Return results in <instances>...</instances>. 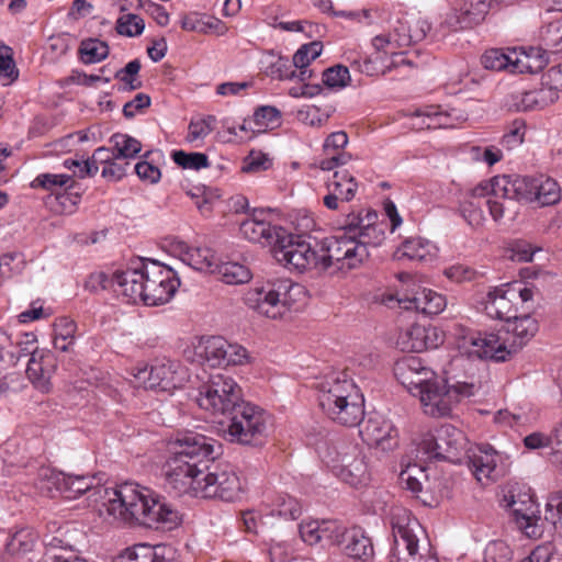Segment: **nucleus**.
<instances>
[{
    "label": "nucleus",
    "mask_w": 562,
    "mask_h": 562,
    "mask_svg": "<svg viewBox=\"0 0 562 562\" xmlns=\"http://www.w3.org/2000/svg\"><path fill=\"white\" fill-rule=\"evenodd\" d=\"M100 514L110 522L137 524L147 528L172 530L181 522L180 513L158 494L137 483L115 487L97 486Z\"/></svg>",
    "instance_id": "f257e3e1"
},
{
    "label": "nucleus",
    "mask_w": 562,
    "mask_h": 562,
    "mask_svg": "<svg viewBox=\"0 0 562 562\" xmlns=\"http://www.w3.org/2000/svg\"><path fill=\"white\" fill-rule=\"evenodd\" d=\"M385 229L386 224L379 221L375 211L348 214L337 233L324 238V266H334L344 273L358 268L369 256L368 246L376 247L383 243Z\"/></svg>",
    "instance_id": "f03ea898"
},
{
    "label": "nucleus",
    "mask_w": 562,
    "mask_h": 562,
    "mask_svg": "<svg viewBox=\"0 0 562 562\" xmlns=\"http://www.w3.org/2000/svg\"><path fill=\"white\" fill-rule=\"evenodd\" d=\"M214 443L212 438L201 434L179 432L169 442L171 456L162 468L166 486L177 495L199 497L204 470L214 459Z\"/></svg>",
    "instance_id": "7ed1b4c3"
},
{
    "label": "nucleus",
    "mask_w": 562,
    "mask_h": 562,
    "mask_svg": "<svg viewBox=\"0 0 562 562\" xmlns=\"http://www.w3.org/2000/svg\"><path fill=\"white\" fill-rule=\"evenodd\" d=\"M113 286L126 303L147 306L166 304L175 295L180 280L173 269L155 260H139L113 274Z\"/></svg>",
    "instance_id": "20e7f679"
},
{
    "label": "nucleus",
    "mask_w": 562,
    "mask_h": 562,
    "mask_svg": "<svg viewBox=\"0 0 562 562\" xmlns=\"http://www.w3.org/2000/svg\"><path fill=\"white\" fill-rule=\"evenodd\" d=\"M322 411L333 422L355 427L364 416V398L353 380L351 368L331 370L315 383Z\"/></svg>",
    "instance_id": "39448f33"
},
{
    "label": "nucleus",
    "mask_w": 562,
    "mask_h": 562,
    "mask_svg": "<svg viewBox=\"0 0 562 562\" xmlns=\"http://www.w3.org/2000/svg\"><path fill=\"white\" fill-rule=\"evenodd\" d=\"M393 546L389 562H439L430 553L426 530L406 509H397L391 519Z\"/></svg>",
    "instance_id": "423d86ee"
},
{
    "label": "nucleus",
    "mask_w": 562,
    "mask_h": 562,
    "mask_svg": "<svg viewBox=\"0 0 562 562\" xmlns=\"http://www.w3.org/2000/svg\"><path fill=\"white\" fill-rule=\"evenodd\" d=\"M409 21L408 13L402 14L391 23L390 30L385 34L376 35L372 40V46L375 52L363 59L355 60L358 70L368 76L385 75L393 67L409 65L402 50L409 47L411 43H404L400 38L408 34Z\"/></svg>",
    "instance_id": "0eeeda50"
},
{
    "label": "nucleus",
    "mask_w": 562,
    "mask_h": 562,
    "mask_svg": "<svg viewBox=\"0 0 562 562\" xmlns=\"http://www.w3.org/2000/svg\"><path fill=\"white\" fill-rule=\"evenodd\" d=\"M226 434L232 442L257 446L268 429V414L259 406L243 401L228 415Z\"/></svg>",
    "instance_id": "6e6552de"
},
{
    "label": "nucleus",
    "mask_w": 562,
    "mask_h": 562,
    "mask_svg": "<svg viewBox=\"0 0 562 562\" xmlns=\"http://www.w3.org/2000/svg\"><path fill=\"white\" fill-rule=\"evenodd\" d=\"M467 449L464 434L457 427L447 424L434 432L423 435L417 443V458L420 460H442L457 463Z\"/></svg>",
    "instance_id": "1a4fd4ad"
},
{
    "label": "nucleus",
    "mask_w": 562,
    "mask_h": 562,
    "mask_svg": "<svg viewBox=\"0 0 562 562\" xmlns=\"http://www.w3.org/2000/svg\"><path fill=\"white\" fill-rule=\"evenodd\" d=\"M196 402L213 416H227L243 402L241 387L232 376L218 373L200 389Z\"/></svg>",
    "instance_id": "9d476101"
},
{
    "label": "nucleus",
    "mask_w": 562,
    "mask_h": 562,
    "mask_svg": "<svg viewBox=\"0 0 562 562\" xmlns=\"http://www.w3.org/2000/svg\"><path fill=\"white\" fill-rule=\"evenodd\" d=\"M373 305L379 313L392 312L402 314L404 312L422 313L425 316H437L446 307V297L432 290L424 289L419 296L412 299H400L393 294L381 293L374 296Z\"/></svg>",
    "instance_id": "9b49d317"
},
{
    "label": "nucleus",
    "mask_w": 562,
    "mask_h": 562,
    "mask_svg": "<svg viewBox=\"0 0 562 562\" xmlns=\"http://www.w3.org/2000/svg\"><path fill=\"white\" fill-rule=\"evenodd\" d=\"M473 394V384L463 382L449 386L446 382L432 380L426 387L419 390L418 396L427 415L442 417L449 415L453 405L462 397Z\"/></svg>",
    "instance_id": "f8f14e48"
},
{
    "label": "nucleus",
    "mask_w": 562,
    "mask_h": 562,
    "mask_svg": "<svg viewBox=\"0 0 562 562\" xmlns=\"http://www.w3.org/2000/svg\"><path fill=\"white\" fill-rule=\"evenodd\" d=\"M132 375L145 389L169 394L180 389L187 379L186 371L180 363L169 359L155 361L149 371L146 366L135 368L132 370Z\"/></svg>",
    "instance_id": "ddd939ff"
},
{
    "label": "nucleus",
    "mask_w": 562,
    "mask_h": 562,
    "mask_svg": "<svg viewBox=\"0 0 562 562\" xmlns=\"http://www.w3.org/2000/svg\"><path fill=\"white\" fill-rule=\"evenodd\" d=\"M243 493L240 477L231 464H216L213 470H204L199 497L234 502L240 498Z\"/></svg>",
    "instance_id": "4468645a"
},
{
    "label": "nucleus",
    "mask_w": 562,
    "mask_h": 562,
    "mask_svg": "<svg viewBox=\"0 0 562 562\" xmlns=\"http://www.w3.org/2000/svg\"><path fill=\"white\" fill-rule=\"evenodd\" d=\"M286 237L285 235L281 239L274 250V257L279 262L300 272L312 268H319L331 273L338 271L334 266L328 268L324 266V258L326 257L324 240L322 241L323 254L318 255L311 244L304 240H289L288 244H284Z\"/></svg>",
    "instance_id": "2eb2a0df"
},
{
    "label": "nucleus",
    "mask_w": 562,
    "mask_h": 562,
    "mask_svg": "<svg viewBox=\"0 0 562 562\" xmlns=\"http://www.w3.org/2000/svg\"><path fill=\"white\" fill-rule=\"evenodd\" d=\"M302 286L294 284L289 279H278L276 281H267L251 288L245 296L246 304L258 311V313L268 314L265 306H291V300L294 294L302 292Z\"/></svg>",
    "instance_id": "dca6fc26"
},
{
    "label": "nucleus",
    "mask_w": 562,
    "mask_h": 562,
    "mask_svg": "<svg viewBox=\"0 0 562 562\" xmlns=\"http://www.w3.org/2000/svg\"><path fill=\"white\" fill-rule=\"evenodd\" d=\"M445 337V331L440 327L424 319L400 330L395 344L402 351L422 352L429 348H438L443 344Z\"/></svg>",
    "instance_id": "f3484780"
},
{
    "label": "nucleus",
    "mask_w": 562,
    "mask_h": 562,
    "mask_svg": "<svg viewBox=\"0 0 562 562\" xmlns=\"http://www.w3.org/2000/svg\"><path fill=\"white\" fill-rule=\"evenodd\" d=\"M269 216L270 213L263 209L254 210L239 225L243 237L252 243L277 247L285 237V229L272 225L268 220Z\"/></svg>",
    "instance_id": "a211bd4d"
},
{
    "label": "nucleus",
    "mask_w": 562,
    "mask_h": 562,
    "mask_svg": "<svg viewBox=\"0 0 562 562\" xmlns=\"http://www.w3.org/2000/svg\"><path fill=\"white\" fill-rule=\"evenodd\" d=\"M470 358L506 362L513 358L501 329L497 333H477L465 339Z\"/></svg>",
    "instance_id": "6ab92c4d"
},
{
    "label": "nucleus",
    "mask_w": 562,
    "mask_h": 562,
    "mask_svg": "<svg viewBox=\"0 0 562 562\" xmlns=\"http://www.w3.org/2000/svg\"><path fill=\"white\" fill-rule=\"evenodd\" d=\"M506 506L510 510L512 518L518 529L528 538H538L541 536V530L538 526V506L533 495L529 491L512 494Z\"/></svg>",
    "instance_id": "aec40b11"
},
{
    "label": "nucleus",
    "mask_w": 562,
    "mask_h": 562,
    "mask_svg": "<svg viewBox=\"0 0 562 562\" xmlns=\"http://www.w3.org/2000/svg\"><path fill=\"white\" fill-rule=\"evenodd\" d=\"M394 374L398 382L413 395L434 380V371L426 367L417 356H405L396 361Z\"/></svg>",
    "instance_id": "412c9836"
},
{
    "label": "nucleus",
    "mask_w": 562,
    "mask_h": 562,
    "mask_svg": "<svg viewBox=\"0 0 562 562\" xmlns=\"http://www.w3.org/2000/svg\"><path fill=\"white\" fill-rule=\"evenodd\" d=\"M362 440L382 451H391L398 445V430L381 415L370 416L360 429Z\"/></svg>",
    "instance_id": "4be33fe9"
},
{
    "label": "nucleus",
    "mask_w": 562,
    "mask_h": 562,
    "mask_svg": "<svg viewBox=\"0 0 562 562\" xmlns=\"http://www.w3.org/2000/svg\"><path fill=\"white\" fill-rule=\"evenodd\" d=\"M318 453L323 463L336 477L338 468L346 469L351 463L366 458L357 445L346 441L325 442L318 448Z\"/></svg>",
    "instance_id": "5701e85b"
},
{
    "label": "nucleus",
    "mask_w": 562,
    "mask_h": 562,
    "mask_svg": "<svg viewBox=\"0 0 562 562\" xmlns=\"http://www.w3.org/2000/svg\"><path fill=\"white\" fill-rule=\"evenodd\" d=\"M40 190H59V204L64 214H72L81 200V194L76 190L75 181L68 175L42 173L37 176Z\"/></svg>",
    "instance_id": "b1692460"
},
{
    "label": "nucleus",
    "mask_w": 562,
    "mask_h": 562,
    "mask_svg": "<svg viewBox=\"0 0 562 562\" xmlns=\"http://www.w3.org/2000/svg\"><path fill=\"white\" fill-rule=\"evenodd\" d=\"M536 177L501 176L491 180L492 193L505 200L532 202Z\"/></svg>",
    "instance_id": "393cba45"
},
{
    "label": "nucleus",
    "mask_w": 562,
    "mask_h": 562,
    "mask_svg": "<svg viewBox=\"0 0 562 562\" xmlns=\"http://www.w3.org/2000/svg\"><path fill=\"white\" fill-rule=\"evenodd\" d=\"M327 194L323 198V203L328 210H337L339 201H351L358 190L356 178L346 169L335 170L325 181Z\"/></svg>",
    "instance_id": "a878e982"
},
{
    "label": "nucleus",
    "mask_w": 562,
    "mask_h": 562,
    "mask_svg": "<svg viewBox=\"0 0 562 562\" xmlns=\"http://www.w3.org/2000/svg\"><path fill=\"white\" fill-rule=\"evenodd\" d=\"M499 461L501 456L492 447L485 446L470 457L469 467L477 482L488 485L503 475Z\"/></svg>",
    "instance_id": "bb28decb"
},
{
    "label": "nucleus",
    "mask_w": 562,
    "mask_h": 562,
    "mask_svg": "<svg viewBox=\"0 0 562 562\" xmlns=\"http://www.w3.org/2000/svg\"><path fill=\"white\" fill-rule=\"evenodd\" d=\"M499 328L506 345L514 357L536 335L539 329L537 318H501Z\"/></svg>",
    "instance_id": "cd10ccee"
},
{
    "label": "nucleus",
    "mask_w": 562,
    "mask_h": 562,
    "mask_svg": "<svg viewBox=\"0 0 562 562\" xmlns=\"http://www.w3.org/2000/svg\"><path fill=\"white\" fill-rule=\"evenodd\" d=\"M348 142L349 137L346 132L330 133L324 140L323 153L317 162L318 167L324 171H331L346 166L352 158L351 154L345 149Z\"/></svg>",
    "instance_id": "c85d7f7f"
},
{
    "label": "nucleus",
    "mask_w": 562,
    "mask_h": 562,
    "mask_svg": "<svg viewBox=\"0 0 562 562\" xmlns=\"http://www.w3.org/2000/svg\"><path fill=\"white\" fill-rule=\"evenodd\" d=\"M176 551L171 546L138 543L125 549L116 562H173Z\"/></svg>",
    "instance_id": "c756f323"
},
{
    "label": "nucleus",
    "mask_w": 562,
    "mask_h": 562,
    "mask_svg": "<svg viewBox=\"0 0 562 562\" xmlns=\"http://www.w3.org/2000/svg\"><path fill=\"white\" fill-rule=\"evenodd\" d=\"M412 117L418 121L413 123L418 130L452 128L459 120L453 111H445L435 104L417 108L412 112Z\"/></svg>",
    "instance_id": "7c9ffc66"
},
{
    "label": "nucleus",
    "mask_w": 562,
    "mask_h": 562,
    "mask_svg": "<svg viewBox=\"0 0 562 562\" xmlns=\"http://www.w3.org/2000/svg\"><path fill=\"white\" fill-rule=\"evenodd\" d=\"M262 506L266 516H279L285 519H297L302 514V505L295 497L283 492H267Z\"/></svg>",
    "instance_id": "2f4dec72"
},
{
    "label": "nucleus",
    "mask_w": 562,
    "mask_h": 562,
    "mask_svg": "<svg viewBox=\"0 0 562 562\" xmlns=\"http://www.w3.org/2000/svg\"><path fill=\"white\" fill-rule=\"evenodd\" d=\"M492 193L491 181L480 183L472 190L464 193L460 201V212L470 225H479L483 221L482 206L485 205L484 198Z\"/></svg>",
    "instance_id": "473e14b6"
},
{
    "label": "nucleus",
    "mask_w": 562,
    "mask_h": 562,
    "mask_svg": "<svg viewBox=\"0 0 562 562\" xmlns=\"http://www.w3.org/2000/svg\"><path fill=\"white\" fill-rule=\"evenodd\" d=\"M492 7V0H459L453 8L456 23L461 27H472L484 21Z\"/></svg>",
    "instance_id": "72a5a7b5"
},
{
    "label": "nucleus",
    "mask_w": 562,
    "mask_h": 562,
    "mask_svg": "<svg viewBox=\"0 0 562 562\" xmlns=\"http://www.w3.org/2000/svg\"><path fill=\"white\" fill-rule=\"evenodd\" d=\"M179 258L194 270L215 273L217 260L209 247H191L184 243L179 245Z\"/></svg>",
    "instance_id": "f704fd0d"
},
{
    "label": "nucleus",
    "mask_w": 562,
    "mask_h": 562,
    "mask_svg": "<svg viewBox=\"0 0 562 562\" xmlns=\"http://www.w3.org/2000/svg\"><path fill=\"white\" fill-rule=\"evenodd\" d=\"M342 550L349 558L368 561L373 557L371 539L359 527L346 529L342 535Z\"/></svg>",
    "instance_id": "c9c22d12"
},
{
    "label": "nucleus",
    "mask_w": 562,
    "mask_h": 562,
    "mask_svg": "<svg viewBox=\"0 0 562 562\" xmlns=\"http://www.w3.org/2000/svg\"><path fill=\"white\" fill-rule=\"evenodd\" d=\"M229 347L222 336L201 337L194 346L195 353L212 368H221L225 361V348Z\"/></svg>",
    "instance_id": "e433bc0d"
},
{
    "label": "nucleus",
    "mask_w": 562,
    "mask_h": 562,
    "mask_svg": "<svg viewBox=\"0 0 562 562\" xmlns=\"http://www.w3.org/2000/svg\"><path fill=\"white\" fill-rule=\"evenodd\" d=\"M323 52V44L318 41H313L303 44L293 55L292 61L297 71V80L305 82L314 77V70L308 66L314 61Z\"/></svg>",
    "instance_id": "4c0bfd02"
},
{
    "label": "nucleus",
    "mask_w": 562,
    "mask_h": 562,
    "mask_svg": "<svg viewBox=\"0 0 562 562\" xmlns=\"http://www.w3.org/2000/svg\"><path fill=\"white\" fill-rule=\"evenodd\" d=\"M67 474L57 471L54 468L42 465L37 469V491L44 496L54 498L64 497V485Z\"/></svg>",
    "instance_id": "58836bf2"
},
{
    "label": "nucleus",
    "mask_w": 562,
    "mask_h": 562,
    "mask_svg": "<svg viewBox=\"0 0 562 562\" xmlns=\"http://www.w3.org/2000/svg\"><path fill=\"white\" fill-rule=\"evenodd\" d=\"M558 99V93L548 85L520 93L516 106L519 111H533L546 108Z\"/></svg>",
    "instance_id": "ea45409f"
},
{
    "label": "nucleus",
    "mask_w": 562,
    "mask_h": 562,
    "mask_svg": "<svg viewBox=\"0 0 562 562\" xmlns=\"http://www.w3.org/2000/svg\"><path fill=\"white\" fill-rule=\"evenodd\" d=\"M532 202L541 206L554 205L561 200V188L557 180L544 175L536 176Z\"/></svg>",
    "instance_id": "a19ab883"
},
{
    "label": "nucleus",
    "mask_w": 562,
    "mask_h": 562,
    "mask_svg": "<svg viewBox=\"0 0 562 562\" xmlns=\"http://www.w3.org/2000/svg\"><path fill=\"white\" fill-rule=\"evenodd\" d=\"M401 257L411 260L431 261L437 256V247L420 237L406 239L400 248Z\"/></svg>",
    "instance_id": "79ce46f5"
},
{
    "label": "nucleus",
    "mask_w": 562,
    "mask_h": 562,
    "mask_svg": "<svg viewBox=\"0 0 562 562\" xmlns=\"http://www.w3.org/2000/svg\"><path fill=\"white\" fill-rule=\"evenodd\" d=\"M109 45L99 38L82 40L78 48L79 59L86 65L102 61L109 56Z\"/></svg>",
    "instance_id": "37998d69"
},
{
    "label": "nucleus",
    "mask_w": 562,
    "mask_h": 562,
    "mask_svg": "<svg viewBox=\"0 0 562 562\" xmlns=\"http://www.w3.org/2000/svg\"><path fill=\"white\" fill-rule=\"evenodd\" d=\"M250 120L256 134L259 135L281 124V112L274 106L262 105L256 109Z\"/></svg>",
    "instance_id": "c03bdc74"
},
{
    "label": "nucleus",
    "mask_w": 562,
    "mask_h": 562,
    "mask_svg": "<svg viewBox=\"0 0 562 562\" xmlns=\"http://www.w3.org/2000/svg\"><path fill=\"white\" fill-rule=\"evenodd\" d=\"M265 74L277 80L297 79V71L293 61L282 56L271 55L270 60L265 66Z\"/></svg>",
    "instance_id": "a18cd8bd"
},
{
    "label": "nucleus",
    "mask_w": 562,
    "mask_h": 562,
    "mask_svg": "<svg viewBox=\"0 0 562 562\" xmlns=\"http://www.w3.org/2000/svg\"><path fill=\"white\" fill-rule=\"evenodd\" d=\"M215 274L227 284H243L251 279L250 270L238 262H217Z\"/></svg>",
    "instance_id": "49530a36"
},
{
    "label": "nucleus",
    "mask_w": 562,
    "mask_h": 562,
    "mask_svg": "<svg viewBox=\"0 0 562 562\" xmlns=\"http://www.w3.org/2000/svg\"><path fill=\"white\" fill-rule=\"evenodd\" d=\"M510 299L507 297L504 286L495 288L486 294L483 302V313L485 316H504L508 313V304Z\"/></svg>",
    "instance_id": "de8ad7c7"
},
{
    "label": "nucleus",
    "mask_w": 562,
    "mask_h": 562,
    "mask_svg": "<svg viewBox=\"0 0 562 562\" xmlns=\"http://www.w3.org/2000/svg\"><path fill=\"white\" fill-rule=\"evenodd\" d=\"M110 143L116 151V156L126 161L134 158L142 150L140 142L127 134L115 133L111 136Z\"/></svg>",
    "instance_id": "09e8293b"
},
{
    "label": "nucleus",
    "mask_w": 562,
    "mask_h": 562,
    "mask_svg": "<svg viewBox=\"0 0 562 562\" xmlns=\"http://www.w3.org/2000/svg\"><path fill=\"white\" fill-rule=\"evenodd\" d=\"M338 469L339 471L337 477L350 486L364 484L369 480V471L366 458L351 463L346 469Z\"/></svg>",
    "instance_id": "8fccbe9b"
},
{
    "label": "nucleus",
    "mask_w": 562,
    "mask_h": 562,
    "mask_svg": "<svg viewBox=\"0 0 562 562\" xmlns=\"http://www.w3.org/2000/svg\"><path fill=\"white\" fill-rule=\"evenodd\" d=\"M0 78L9 86L19 78V69L13 58V49L0 42Z\"/></svg>",
    "instance_id": "3c124183"
},
{
    "label": "nucleus",
    "mask_w": 562,
    "mask_h": 562,
    "mask_svg": "<svg viewBox=\"0 0 562 562\" xmlns=\"http://www.w3.org/2000/svg\"><path fill=\"white\" fill-rule=\"evenodd\" d=\"M92 488H94V476L67 474V480L63 487L64 498H77Z\"/></svg>",
    "instance_id": "603ef678"
},
{
    "label": "nucleus",
    "mask_w": 562,
    "mask_h": 562,
    "mask_svg": "<svg viewBox=\"0 0 562 562\" xmlns=\"http://www.w3.org/2000/svg\"><path fill=\"white\" fill-rule=\"evenodd\" d=\"M222 127L229 134L228 142H245L257 136L250 119H244L241 123H234L229 119L222 121Z\"/></svg>",
    "instance_id": "864d4df0"
},
{
    "label": "nucleus",
    "mask_w": 562,
    "mask_h": 562,
    "mask_svg": "<svg viewBox=\"0 0 562 562\" xmlns=\"http://www.w3.org/2000/svg\"><path fill=\"white\" fill-rule=\"evenodd\" d=\"M510 55L514 57L510 58L509 72L512 74H526V72H537L543 67L542 59H531V56L525 52L518 53L517 50H510Z\"/></svg>",
    "instance_id": "5fc2aeb1"
},
{
    "label": "nucleus",
    "mask_w": 562,
    "mask_h": 562,
    "mask_svg": "<svg viewBox=\"0 0 562 562\" xmlns=\"http://www.w3.org/2000/svg\"><path fill=\"white\" fill-rule=\"evenodd\" d=\"M544 519L552 524L555 532L562 537V492L549 495L544 509Z\"/></svg>",
    "instance_id": "6e6d98bb"
},
{
    "label": "nucleus",
    "mask_w": 562,
    "mask_h": 562,
    "mask_svg": "<svg viewBox=\"0 0 562 562\" xmlns=\"http://www.w3.org/2000/svg\"><path fill=\"white\" fill-rule=\"evenodd\" d=\"M323 83L330 89H341L350 82L349 69L342 65H335L322 72Z\"/></svg>",
    "instance_id": "4d7b16f0"
},
{
    "label": "nucleus",
    "mask_w": 562,
    "mask_h": 562,
    "mask_svg": "<svg viewBox=\"0 0 562 562\" xmlns=\"http://www.w3.org/2000/svg\"><path fill=\"white\" fill-rule=\"evenodd\" d=\"M153 155V151L145 153L142 160H139L134 167L138 178L150 184L158 183L161 178L160 169L154 164V159H150Z\"/></svg>",
    "instance_id": "13d9d810"
},
{
    "label": "nucleus",
    "mask_w": 562,
    "mask_h": 562,
    "mask_svg": "<svg viewBox=\"0 0 562 562\" xmlns=\"http://www.w3.org/2000/svg\"><path fill=\"white\" fill-rule=\"evenodd\" d=\"M409 35H403L400 40L404 43L415 44L422 42L430 31V23L418 14H408Z\"/></svg>",
    "instance_id": "bf43d9fd"
},
{
    "label": "nucleus",
    "mask_w": 562,
    "mask_h": 562,
    "mask_svg": "<svg viewBox=\"0 0 562 562\" xmlns=\"http://www.w3.org/2000/svg\"><path fill=\"white\" fill-rule=\"evenodd\" d=\"M514 56L510 55V52L505 53L498 48L487 49L481 57V63L486 69L491 70H508L510 65V58Z\"/></svg>",
    "instance_id": "052dcab7"
},
{
    "label": "nucleus",
    "mask_w": 562,
    "mask_h": 562,
    "mask_svg": "<svg viewBox=\"0 0 562 562\" xmlns=\"http://www.w3.org/2000/svg\"><path fill=\"white\" fill-rule=\"evenodd\" d=\"M173 161L184 168V169H193L200 170L202 168H207L209 157L203 153H186L183 150H176L172 153Z\"/></svg>",
    "instance_id": "680f3d73"
},
{
    "label": "nucleus",
    "mask_w": 562,
    "mask_h": 562,
    "mask_svg": "<svg viewBox=\"0 0 562 562\" xmlns=\"http://www.w3.org/2000/svg\"><path fill=\"white\" fill-rule=\"evenodd\" d=\"M513 550L503 540H494L486 544L483 562H512Z\"/></svg>",
    "instance_id": "e2e57ef3"
},
{
    "label": "nucleus",
    "mask_w": 562,
    "mask_h": 562,
    "mask_svg": "<svg viewBox=\"0 0 562 562\" xmlns=\"http://www.w3.org/2000/svg\"><path fill=\"white\" fill-rule=\"evenodd\" d=\"M145 29L144 20L132 13L123 14L116 21V31L119 34L134 37L143 33Z\"/></svg>",
    "instance_id": "0e129e2a"
},
{
    "label": "nucleus",
    "mask_w": 562,
    "mask_h": 562,
    "mask_svg": "<svg viewBox=\"0 0 562 562\" xmlns=\"http://www.w3.org/2000/svg\"><path fill=\"white\" fill-rule=\"evenodd\" d=\"M215 122L216 119L213 115H207L196 121L192 120L188 126L187 140L189 143L203 140L213 131Z\"/></svg>",
    "instance_id": "69168bd1"
},
{
    "label": "nucleus",
    "mask_w": 562,
    "mask_h": 562,
    "mask_svg": "<svg viewBox=\"0 0 562 562\" xmlns=\"http://www.w3.org/2000/svg\"><path fill=\"white\" fill-rule=\"evenodd\" d=\"M272 167V159L261 150H250L243 161L241 171L255 173L266 171Z\"/></svg>",
    "instance_id": "338daca9"
},
{
    "label": "nucleus",
    "mask_w": 562,
    "mask_h": 562,
    "mask_svg": "<svg viewBox=\"0 0 562 562\" xmlns=\"http://www.w3.org/2000/svg\"><path fill=\"white\" fill-rule=\"evenodd\" d=\"M526 134V123L524 120H514L508 131L503 135L501 144L506 149L510 150L522 144Z\"/></svg>",
    "instance_id": "774afa93"
}]
</instances>
